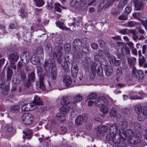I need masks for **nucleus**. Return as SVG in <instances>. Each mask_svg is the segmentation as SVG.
Segmentation results:
<instances>
[{"label":"nucleus","mask_w":147,"mask_h":147,"mask_svg":"<svg viewBox=\"0 0 147 147\" xmlns=\"http://www.w3.org/2000/svg\"><path fill=\"white\" fill-rule=\"evenodd\" d=\"M12 74V69L9 67H7V79L3 81L0 84V87L2 89L1 93L3 95L6 94L8 92L9 85V80L11 78Z\"/></svg>","instance_id":"f257e3e1"},{"label":"nucleus","mask_w":147,"mask_h":147,"mask_svg":"<svg viewBox=\"0 0 147 147\" xmlns=\"http://www.w3.org/2000/svg\"><path fill=\"white\" fill-rule=\"evenodd\" d=\"M135 112L138 115V119L140 121L145 120L147 117V108L140 105H136L134 108Z\"/></svg>","instance_id":"f03ea898"},{"label":"nucleus","mask_w":147,"mask_h":147,"mask_svg":"<svg viewBox=\"0 0 147 147\" xmlns=\"http://www.w3.org/2000/svg\"><path fill=\"white\" fill-rule=\"evenodd\" d=\"M120 136L119 134L112 135L107 134L106 136L107 139L108 140H112L113 143L118 144V146L120 147H125V145L124 142L121 141Z\"/></svg>","instance_id":"7ed1b4c3"},{"label":"nucleus","mask_w":147,"mask_h":147,"mask_svg":"<svg viewBox=\"0 0 147 147\" xmlns=\"http://www.w3.org/2000/svg\"><path fill=\"white\" fill-rule=\"evenodd\" d=\"M21 119L23 123L26 125H30L33 122V117L30 113H24L21 116Z\"/></svg>","instance_id":"20e7f679"},{"label":"nucleus","mask_w":147,"mask_h":147,"mask_svg":"<svg viewBox=\"0 0 147 147\" xmlns=\"http://www.w3.org/2000/svg\"><path fill=\"white\" fill-rule=\"evenodd\" d=\"M63 49V47L61 46H55V50L57 52L56 55V57L57 61L59 64H61L63 60V57L61 52V50Z\"/></svg>","instance_id":"39448f33"},{"label":"nucleus","mask_w":147,"mask_h":147,"mask_svg":"<svg viewBox=\"0 0 147 147\" xmlns=\"http://www.w3.org/2000/svg\"><path fill=\"white\" fill-rule=\"evenodd\" d=\"M108 129L107 126L99 125L97 129V136L100 137L103 136L105 133L108 130Z\"/></svg>","instance_id":"423d86ee"},{"label":"nucleus","mask_w":147,"mask_h":147,"mask_svg":"<svg viewBox=\"0 0 147 147\" xmlns=\"http://www.w3.org/2000/svg\"><path fill=\"white\" fill-rule=\"evenodd\" d=\"M107 101L105 97L102 96L98 97L96 100L94 102V105L96 106L101 107L103 105H107Z\"/></svg>","instance_id":"0eeeda50"},{"label":"nucleus","mask_w":147,"mask_h":147,"mask_svg":"<svg viewBox=\"0 0 147 147\" xmlns=\"http://www.w3.org/2000/svg\"><path fill=\"white\" fill-rule=\"evenodd\" d=\"M120 134H121V135L122 134L125 137L123 138V139L124 140H125L127 138H128V139H131L134 135V133L132 130L128 129L125 131L124 130L121 132H120Z\"/></svg>","instance_id":"6e6552de"},{"label":"nucleus","mask_w":147,"mask_h":147,"mask_svg":"<svg viewBox=\"0 0 147 147\" xmlns=\"http://www.w3.org/2000/svg\"><path fill=\"white\" fill-rule=\"evenodd\" d=\"M30 107L31 109H35L37 108L36 105H43V102L40 99L39 97L37 96L35 97L34 101L30 104Z\"/></svg>","instance_id":"1a4fd4ad"},{"label":"nucleus","mask_w":147,"mask_h":147,"mask_svg":"<svg viewBox=\"0 0 147 147\" xmlns=\"http://www.w3.org/2000/svg\"><path fill=\"white\" fill-rule=\"evenodd\" d=\"M19 58V55L16 52L9 54L8 57L9 61L13 63L17 61Z\"/></svg>","instance_id":"9d476101"},{"label":"nucleus","mask_w":147,"mask_h":147,"mask_svg":"<svg viewBox=\"0 0 147 147\" xmlns=\"http://www.w3.org/2000/svg\"><path fill=\"white\" fill-rule=\"evenodd\" d=\"M117 44L119 45V48L118 50V51L120 53H122L123 54V51H125V53L127 54H129L130 53V50L128 49H126L124 47V44L122 43L118 42L117 43Z\"/></svg>","instance_id":"9b49d317"},{"label":"nucleus","mask_w":147,"mask_h":147,"mask_svg":"<svg viewBox=\"0 0 147 147\" xmlns=\"http://www.w3.org/2000/svg\"><path fill=\"white\" fill-rule=\"evenodd\" d=\"M71 74L74 78H76L78 72V68L77 64L73 63L71 68Z\"/></svg>","instance_id":"f8f14e48"},{"label":"nucleus","mask_w":147,"mask_h":147,"mask_svg":"<svg viewBox=\"0 0 147 147\" xmlns=\"http://www.w3.org/2000/svg\"><path fill=\"white\" fill-rule=\"evenodd\" d=\"M129 143L131 144H138L141 141L140 138L138 136H133L131 139H128Z\"/></svg>","instance_id":"ddd939ff"},{"label":"nucleus","mask_w":147,"mask_h":147,"mask_svg":"<svg viewBox=\"0 0 147 147\" xmlns=\"http://www.w3.org/2000/svg\"><path fill=\"white\" fill-rule=\"evenodd\" d=\"M73 103V102H70L68 96H63L61 100V103L63 105H67L71 106V104Z\"/></svg>","instance_id":"4468645a"},{"label":"nucleus","mask_w":147,"mask_h":147,"mask_svg":"<svg viewBox=\"0 0 147 147\" xmlns=\"http://www.w3.org/2000/svg\"><path fill=\"white\" fill-rule=\"evenodd\" d=\"M144 0H134L135 9L136 10L139 11L142 9L143 5L142 1Z\"/></svg>","instance_id":"2eb2a0df"},{"label":"nucleus","mask_w":147,"mask_h":147,"mask_svg":"<svg viewBox=\"0 0 147 147\" xmlns=\"http://www.w3.org/2000/svg\"><path fill=\"white\" fill-rule=\"evenodd\" d=\"M118 131V128L117 125L114 123L110 127V133L107 134L110 135L111 136V134H113V135H115Z\"/></svg>","instance_id":"dca6fc26"},{"label":"nucleus","mask_w":147,"mask_h":147,"mask_svg":"<svg viewBox=\"0 0 147 147\" xmlns=\"http://www.w3.org/2000/svg\"><path fill=\"white\" fill-rule=\"evenodd\" d=\"M132 125L134 129L138 132H140L142 130V125L140 123L132 122Z\"/></svg>","instance_id":"f3484780"},{"label":"nucleus","mask_w":147,"mask_h":147,"mask_svg":"<svg viewBox=\"0 0 147 147\" xmlns=\"http://www.w3.org/2000/svg\"><path fill=\"white\" fill-rule=\"evenodd\" d=\"M30 54L29 52L26 51L22 53L20 55V58L23 61V59L25 58L26 61L28 60L30 58Z\"/></svg>","instance_id":"a211bd4d"},{"label":"nucleus","mask_w":147,"mask_h":147,"mask_svg":"<svg viewBox=\"0 0 147 147\" xmlns=\"http://www.w3.org/2000/svg\"><path fill=\"white\" fill-rule=\"evenodd\" d=\"M97 64L98 63L96 62H94L91 64V69L93 75V77H91V78H93V77L95 76V74L96 72V67H97Z\"/></svg>","instance_id":"6ab92c4d"},{"label":"nucleus","mask_w":147,"mask_h":147,"mask_svg":"<svg viewBox=\"0 0 147 147\" xmlns=\"http://www.w3.org/2000/svg\"><path fill=\"white\" fill-rule=\"evenodd\" d=\"M128 125L127 121L125 120H123L120 121L119 126V129H121L123 131L127 128Z\"/></svg>","instance_id":"aec40b11"},{"label":"nucleus","mask_w":147,"mask_h":147,"mask_svg":"<svg viewBox=\"0 0 147 147\" xmlns=\"http://www.w3.org/2000/svg\"><path fill=\"white\" fill-rule=\"evenodd\" d=\"M55 24L60 29L65 30H70L69 28L67 27L65 24L63 22L60 21H57L55 22Z\"/></svg>","instance_id":"412c9836"},{"label":"nucleus","mask_w":147,"mask_h":147,"mask_svg":"<svg viewBox=\"0 0 147 147\" xmlns=\"http://www.w3.org/2000/svg\"><path fill=\"white\" fill-rule=\"evenodd\" d=\"M63 82L65 83L66 86H68L71 84L72 80L69 76H65L63 80Z\"/></svg>","instance_id":"4be33fe9"},{"label":"nucleus","mask_w":147,"mask_h":147,"mask_svg":"<svg viewBox=\"0 0 147 147\" xmlns=\"http://www.w3.org/2000/svg\"><path fill=\"white\" fill-rule=\"evenodd\" d=\"M31 62L33 64L36 65L39 63L40 58L38 56L33 55L30 59Z\"/></svg>","instance_id":"5701e85b"},{"label":"nucleus","mask_w":147,"mask_h":147,"mask_svg":"<svg viewBox=\"0 0 147 147\" xmlns=\"http://www.w3.org/2000/svg\"><path fill=\"white\" fill-rule=\"evenodd\" d=\"M73 45L75 48L78 47V49H80L82 45L81 40L80 39L75 40L73 42Z\"/></svg>","instance_id":"b1692460"},{"label":"nucleus","mask_w":147,"mask_h":147,"mask_svg":"<svg viewBox=\"0 0 147 147\" xmlns=\"http://www.w3.org/2000/svg\"><path fill=\"white\" fill-rule=\"evenodd\" d=\"M83 98V97L82 95L80 94L76 95L73 97V100L74 101L72 102H73V103L74 102H78L82 100Z\"/></svg>","instance_id":"393cba45"},{"label":"nucleus","mask_w":147,"mask_h":147,"mask_svg":"<svg viewBox=\"0 0 147 147\" xmlns=\"http://www.w3.org/2000/svg\"><path fill=\"white\" fill-rule=\"evenodd\" d=\"M138 23L134 21H130L124 25V26L126 27H133L138 24Z\"/></svg>","instance_id":"a878e982"},{"label":"nucleus","mask_w":147,"mask_h":147,"mask_svg":"<svg viewBox=\"0 0 147 147\" xmlns=\"http://www.w3.org/2000/svg\"><path fill=\"white\" fill-rule=\"evenodd\" d=\"M84 119V117L81 115L78 116L75 120V124L77 125H81L83 123Z\"/></svg>","instance_id":"bb28decb"},{"label":"nucleus","mask_w":147,"mask_h":147,"mask_svg":"<svg viewBox=\"0 0 147 147\" xmlns=\"http://www.w3.org/2000/svg\"><path fill=\"white\" fill-rule=\"evenodd\" d=\"M91 62V60L89 57H86L84 61L82 63V65L83 67L86 69L87 68L89 67L90 63Z\"/></svg>","instance_id":"cd10ccee"},{"label":"nucleus","mask_w":147,"mask_h":147,"mask_svg":"<svg viewBox=\"0 0 147 147\" xmlns=\"http://www.w3.org/2000/svg\"><path fill=\"white\" fill-rule=\"evenodd\" d=\"M51 66V63H49L48 60L46 59L43 66L45 68V70L47 72H48L49 73L50 72Z\"/></svg>","instance_id":"c85d7f7f"},{"label":"nucleus","mask_w":147,"mask_h":147,"mask_svg":"<svg viewBox=\"0 0 147 147\" xmlns=\"http://www.w3.org/2000/svg\"><path fill=\"white\" fill-rule=\"evenodd\" d=\"M136 78L138 80L142 79L144 76V72L141 70H138L136 72Z\"/></svg>","instance_id":"c756f323"},{"label":"nucleus","mask_w":147,"mask_h":147,"mask_svg":"<svg viewBox=\"0 0 147 147\" xmlns=\"http://www.w3.org/2000/svg\"><path fill=\"white\" fill-rule=\"evenodd\" d=\"M119 32L123 34H128L129 32L134 34L135 32L134 30H129L127 28H125L120 30Z\"/></svg>","instance_id":"7c9ffc66"},{"label":"nucleus","mask_w":147,"mask_h":147,"mask_svg":"<svg viewBox=\"0 0 147 147\" xmlns=\"http://www.w3.org/2000/svg\"><path fill=\"white\" fill-rule=\"evenodd\" d=\"M70 107H71V106H70L69 105H63V106L61 108L60 111L63 113L64 115H65L66 113L69 111Z\"/></svg>","instance_id":"2f4dec72"},{"label":"nucleus","mask_w":147,"mask_h":147,"mask_svg":"<svg viewBox=\"0 0 147 147\" xmlns=\"http://www.w3.org/2000/svg\"><path fill=\"white\" fill-rule=\"evenodd\" d=\"M32 109H31V107H30V105L29 103L25 104L21 107L22 110L24 111H27Z\"/></svg>","instance_id":"473e14b6"},{"label":"nucleus","mask_w":147,"mask_h":147,"mask_svg":"<svg viewBox=\"0 0 147 147\" xmlns=\"http://www.w3.org/2000/svg\"><path fill=\"white\" fill-rule=\"evenodd\" d=\"M19 16L22 18L26 17L28 15L27 12L24 9H20L19 11Z\"/></svg>","instance_id":"72a5a7b5"},{"label":"nucleus","mask_w":147,"mask_h":147,"mask_svg":"<svg viewBox=\"0 0 147 147\" xmlns=\"http://www.w3.org/2000/svg\"><path fill=\"white\" fill-rule=\"evenodd\" d=\"M128 63L131 66H133L135 65L136 59L134 57H130L127 58Z\"/></svg>","instance_id":"f704fd0d"},{"label":"nucleus","mask_w":147,"mask_h":147,"mask_svg":"<svg viewBox=\"0 0 147 147\" xmlns=\"http://www.w3.org/2000/svg\"><path fill=\"white\" fill-rule=\"evenodd\" d=\"M45 51L47 54H50L52 52V48L51 45L50 43H47L45 47Z\"/></svg>","instance_id":"c9c22d12"},{"label":"nucleus","mask_w":147,"mask_h":147,"mask_svg":"<svg viewBox=\"0 0 147 147\" xmlns=\"http://www.w3.org/2000/svg\"><path fill=\"white\" fill-rule=\"evenodd\" d=\"M39 78L40 88L43 90H45V87L43 82V80L44 79L43 76H40Z\"/></svg>","instance_id":"e433bc0d"},{"label":"nucleus","mask_w":147,"mask_h":147,"mask_svg":"<svg viewBox=\"0 0 147 147\" xmlns=\"http://www.w3.org/2000/svg\"><path fill=\"white\" fill-rule=\"evenodd\" d=\"M23 133L27 137L28 139H30L31 138V136L32 133V130L28 129H26V131H23Z\"/></svg>","instance_id":"4c0bfd02"},{"label":"nucleus","mask_w":147,"mask_h":147,"mask_svg":"<svg viewBox=\"0 0 147 147\" xmlns=\"http://www.w3.org/2000/svg\"><path fill=\"white\" fill-rule=\"evenodd\" d=\"M112 62H114L115 65L116 66H117L120 64L121 61L120 60H116L115 57L112 56L110 58Z\"/></svg>","instance_id":"58836bf2"},{"label":"nucleus","mask_w":147,"mask_h":147,"mask_svg":"<svg viewBox=\"0 0 147 147\" xmlns=\"http://www.w3.org/2000/svg\"><path fill=\"white\" fill-rule=\"evenodd\" d=\"M64 50L65 52L69 53L71 49V45L69 43H67L65 44L64 46Z\"/></svg>","instance_id":"ea45409f"},{"label":"nucleus","mask_w":147,"mask_h":147,"mask_svg":"<svg viewBox=\"0 0 147 147\" xmlns=\"http://www.w3.org/2000/svg\"><path fill=\"white\" fill-rule=\"evenodd\" d=\"M20 108V107L19 105H16L12 107L10 109L12 112L15 113L18 111Z\"/></svg>","instance_id":"a19ab883"},{"label":"nucleus","mask_w":147,"mask_h":147,"mask_svg":"<svg viewBox=\"0 0 147 147\" xmlns=\"http://www.w3.org/2000/svg\"><path fill=\"white\" fill-rule=\"evenodd\" d=\"M45 2L43 0H38L35 3L36 6L38 7H41L43 5L45 4Z\"/></svg>","instance_id":"79ce46f5"},{"label":"nucleus","mask_w":147,"mask_h":147,"mask_svg":"<svg viewBox=\"0 0 147 147\" xmlns=\"http://www.w3.org/2000/svg\"><path fill=\"white\" fill-rule=\"evenodd\" d=\"M138 60L139 66L142 67L146 61L145 57L143 56H142V58H139Z\"/></svg>","instance_id":"37998d69"},{"label":"nucleus","mask_w":147,"mask_h":147,"mask_svg":"<svg viewBox=\"0 0 147 147\" xmlns=\"http://www.w3.org/2000/svg\"><path fill=\"white\" fill-rule=\"evenodd\" d=\"M97 97L96 93L95 92L90 93L87 96L88 99H94Z\"/></svg>","instance_id":"c03bdc74"},{"label":"nucleus","mask_w":147,"mask_h":147,"mask_svg":"<svg viewBox=\"0 0 147 147\" xmlns=\"http://www.w3.org/2000/svg\"><path fill=\"white\" fill-rule=\"evenodd\" d=\"M113 70L111 68L108 67L105 71V74L107 76H110L112 74Z\"/></svg>","instance_id":"a18cd8bd"},{"label":"nucleus","mask_w":147,"mask_h":147,"mask_svg":"<svg viewBox=\"0 0 147 147\" xmlns=\"http://www.w3.org/2000/svg\"><path fill=\"white\" fill-rule=\"evenodd\" d=\"M56 41L57 42L58 45H57V43H56V44L55 45V46H60V45L61 44L63 43V40L62 38L61 37H59L57 38L56 40Z\"/></svg>","instance_id":"49530a36"},{"label":"nucleus","mask_w":147,"mask_h":147,"mask_svg":"<svg viewBox=\"0 0 147 147\" xmlns=\"http://www.w3.org/2000/svg\"><path fill=\"white\" fill-rule=\"evenodd\" d=\"M76 2L74 4L75 6L77 7L78 6H81L83 4L84 0H75Z\"/></svg>","instance_id":"de8ad7c7"},{"label":"nucleus","mask_w":147,"mask_h":147,"mask_svg":"<svg viewBox=\"0 0 147 147\" xmlns=\"http://www.w3.org/2000/svg\"><path fill=\"white\" fill-rule=\"evenodd\" d=\"M102 107L100 108V111L104 113H106L109 110L108 108L106 106V105H103L101 106Z\"/></svg>","instance_id":"09e8293b"},{"label":"nucleus","mask_w":147,"mask_h":147,"mask_svg":"<svg viewBox=\"0 0 147 147\" xmlns=\"http://www.w3.org/2000/svg\"><path fill=\"white\" fill-rule=\"evenodd\" d=\"M110 115L112 117H115L117 115L116 109L115 108H113L110 111Z\"/></svg>","instance_id":"8fccbe9b"},{"label":"nucleus","mask_w":147,"mask_h":147,"mask_svg":"<svg viewBox=\"0 0 147 147\" xmlns=\"http://www.w3.org/2000/svg\"><path fill=\"white\" fill-rule=\"evenodd\" d=\"M62 67L64 71L66 72H69L70 71L69 66L67 62H65L64 65H62Z\"/></svg>","instance_id":"3c124183"},{"label":"nucleus","mask_w":147,"mask_h":147,"mask_svg":"<svg viewBox=\"0 0 147 147\" xmlns=\"http://www.w3.org/2000/svg\"><path fill=\"white\" fill-rule=\"evenodd\" d=\"M37 69V72L38 74V75L39 76V77L41 76H42V72L43 71V70L41 66L37 65L36 67Z\"/></svg>","instance_id":"603ef678"},{"label":"nucleus","mask_w":147,"mask_h":147,"mask_svg":"<svg viewBox=\"0 0 147 147\" xmlns=\"http://www.w3.org/2000/svg\"><path fill=\"white\" fill-rule=\"evenodd\" d=\"M54 9L56 11L58 12H60L61 11V9L60 8V7H61V5L59 3H55L54 4Z\"/></svg>","instance_id":"864d4df0"},{"label":"nucleus","mask_w":147,"mask_h":147,"mask_svg":"<svg viewBox=\"0 0 147 147\" xmlns=\"http://www.w3.org/2000/svg\"><path fill=\"white\" fill-rule=\"evenodd\" d=\"M65 115L63 113L60 111L59 113L57 114L56 117L58 119H63L64 118Z\"/></svg>","instance_id":"5fc2aeb1"},{"label":"nucleus","mask_w":147,"mask_h":147,"mask_svg":"<svg viewBox=\"0 0 147 147\" xmlns=\"http://www.w3.org/2000/svg\"><path fill=\"white\" fill-rule=\"evenodd\" d=\"M111 13L113 16H117L119 13V12L117 9L113 8L111 10Z\"/></svg>","instance_id":"6e6d98bb"},{"label":"nucleus","mask_w":147,"mask_h":147,"mask_svg":"<svg viewBox=\"0 0 147 147\" xmlns=\"http://www.w3.org/2000/svg\"><path fill=\"white\" fill-rule=\"evenodd\" d=\"M51 78L53 80H55L56 78L57 73L55 70H52L51 71Z\"/></svg>","instance_id":"4d7b16f0"},{"label":"nucleus","mask_w":147,"mask_h":147,"mask_svg":"<svg viewBox=\"0 0 147 147\" xmlns=\"http://www.w3.org/2000/svg\"><path fill=\"white\" fill-rule=\"evenodd\" d=\"M131 10V5H129L128 6L125 8V12L127 14H128L130 13Z\"/></svg>","instance_id":"13d9d810"},{"label":"nucleus","mask_w":147,"mask_h":147,"mask_svg":"<svg viewBox=\"0 0 147 147\" xmlns=\"http://www.w3.org/2000/svg\"><path fill=\"white\" fill-rule=\"evenodd\" d=\"M127 19V16L125 14H122L118 18V19L120 20H126Z\"/></svg>","instance_id":"bf43d9fd"},{"label":"nucleus","mask_w":147,"mask_h":147,"mask_svg":"<svg viewBox=\"0 0 147 147\" xmlns=\"http://www.w3.org/2000/svg\"><path fill=\"white\" fill-rule=\"evenodd\" d=\"M140 21L146 30L147 31V20H141Z\"/></svg>","instance_id":"052dcab7"},{"label":"nucleus","mask_w":147,"mask_h":147,"mask_svg":"<svg viewBox=\"0 0 147 147\" xmlns=\"http://www.w3.org/2000/svg\"><path fill=\"white\" fill-rule=\"evenodd\" d=\"M35 74L33 72H32L29 75V80H31L32 81H34L35 80Z\"/></svg>","instance_id":"680f3d73"},{"label":"nucleus","mask_w":147,"mask_h":147,"mask_svg":"<svg viewBox=\"0 0 147 147\" xmlns=\"http://www.w3.org/2000/svg\"><path fill=\"white\" fill-rule=\"evenodd\" d=\"M37 53L39 55H44L43 49L41 47L38 48L37 49Z\"/></svg>","instance_id":"e2e57ef3"},{"label":"nucleus","mask_w":147,"mask_h":147,"mask_svg":"<svg viewBox=\"0 0 147 147\" xmlns=\"http://www.w3.org/2000/svg\"><path fill=\"white\" fill-rule=\"evenodd\" d=\"M79 79L81 81V82L83 84H84L87 81V78H85L84 77L82 76V77L79 78Z\"/></svg>","instance_id":"0e129e2a"},{"label":"nucleus","mask_w":147,"mask_h":147,"mask_svg":"<svg viewBox=\"0 0 147 147\" xmlns=\"http://www.w3.org/2000/svg\"><path fill=\"white\" fill-rule=\"evenodd\" d=\"M23 61H22V60L21 59L20 61H19L18 63V67L17 69L18 70H20L21 69L23 65L22 63Z\"/></svg>","instance_id":"69168bd1"},{"label":"nucleus","mask_w":147,"mask_h":147,"mask_svg":"<svg viewBox=\"0 0 147 147\" xmlns=\"http://www.w3.org/2000/svg\"><path fill=\"white\" fill-rule=\"evenodd\" d=\"M67 131V128L65 127H61L60 129V134H65Z\"/></svg>","instance_id":"338daca9"},{"label":"nucleus","mask_w":147,"mask_h":147,"mask_svg":"<svg viewBox=\"0 0 147 147\" xmlns=\"http://www.w3.org/2000/svg\"><path fill=\"white\" fill-rule=\"evenodd\" d=\"M126 44L131 49L134 48V44L131 42H128Z\"/></svg>","instance_id":"774afa93"}]
</instances>
